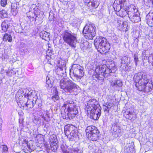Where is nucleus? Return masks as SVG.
<instances>
[{
	"mask_svg": "<svg viewBox=\"0 0 153 153\" xmlns=\"http://www.w3.org/2000/svg\"><path fill=\"white\" fill-rule=\"evenodd\" d=\"M116 70V68L114 63L111 64L108 67H107L105 65H96L93 78L97 81L102 80L104 77H107L111 73H115Z\"/></svg>",
	"mask_w": 153,
	"mask_h": 153,
	"instance_id": "nucleus-1",
	"label": "nucleus"
},
{
	"mask_svg": "<svg viewBox=\"0 0 153 153\" xmlns=\"http://www.w3.org/2000/svg\"><path fill=\"white\" fill-rule=\"evenodd\" d=\"M134 80L135 86L138 90H141L145 85L152 81L149 79L147 74L141 72L135 74L134 76Z\"/></svg>",
	"mask_w": 153,
	"mask_h": 153,
	"instance_id": "nucleus-2",
	"label": "nucleus"
},
{
	"mask_svg": "<svg viewBox=\"0 0 153 153\" xmlns=\"http://www.w3.org/2000/svg\"><path fill=\"white\" fill-rule=\"evenodd\" d=\"M94 45L98 51L101 53H106L110 48L109 43L105 38L97 37L94 41Z\"/></svg>",
	"mask_w": 153,
	"mask_h": 153,
	"instance_id": "nucleus-3",
	"label": "nucleus"
},
{
	"mask_svg": "<svg viewBox=\"0 0 153 153\" xmlns=\"http://www.w3.org/2000/svg\"><path fill=\"white\" fill-rule=\"evenodd\" d=\"M60 86L65 92L71 93L75 91L79 87L72 81L66 79H61Z\"/></svg>",
	"mask_w": 153,
	"mask_h": 153,
	"instance_id": "nucleus-4",
	"label": "nucleus"
},
{
	"mask_svg": "<svg viewBox=\"0 0 153 153\" xmlns=\"http://www.w3.org/2000/svg\"><path fill=\"white\" fill-rule=\"evenodd\" d=\"M77 34L70 31L65 30L63 34V38L64 42L71 47L75 48L77 42Z\"/></svg>",
	"mask_w": 153,
	"mask_h": 153,
	"instance_id": "nucleus-5",
	"label": "nucleus"
},
{
	"mask_svg": "<svg viewBox=\"0 0 153 153\" xmlns=\"http://www.w3.org/2000/svg\"><path fill=\"white\" fill-rule=\"evenodd\" d=\"M83 33L85 38L88 39H92L96 34L95 27L93 24H87L84 27Z\"/></svg>",
	"mask_w": 153,
	"mask_h": 153,
	"instance_id": "nucleus-6",
	"label": "nucleus"
},
{
	"mask_svg": "<svg viewBox=\"0 0 153 153\" xmlns=\"http://www.w3.org/2000/svg\"><path fill=\"white\" fill-rule=\"evenodd\" d=\"M67 103L64 104V106L65 108H68L67 114L66 116V117L70 120L72 119L78 113L77 108L74 102L72 103L67 102Z\"/></svg>",
	"mask_w": 153,
	"mask_h": 153,
	"instance_id": "nucleus-7",
	"label": "nucleus"
},
{
	"mask_svg": "<svg viewBox=\"0 0 153 153\" xmlns=\"http://www.w3.org/2000/svg\"><path fill=\"white\" fill-rule=\"evenodd\" d=\"M72 68L73 70L72 73L71 70H70V75L71 78L74 80V79L72 77V76L74 75L77 78V80L78 79H80L84 75L83 67L79 65L74 64L72 66Z\"/></svg>",
	"mask_w": 153,
	"mask_h": 153,
	"instance_id": "nucleus-8",
	"label": "nucleus"
},
{
	"mask_svg": "<svg viewBox=\"0 0 153 153\" xmlns=\"http://www.w3.org/2000/svg\"><path fill=\"white\" fill-rule=\"evenodd\" d=\"M85 108L87 110V113L89 112V111L92 110H99L101 109L99 102L95 99L90 100L87 102L85 105Z\"/></svg>",
	"mask_w": 153,
	"mask_h": 153,
	"instance_id": "nucleus-9",
	"label": "nucleus"
},
{
	"mask_svg": "<svg viewBox=\"0 0 153 153\" xmlns=\"http://www.w3.org/2000/svg\"><path fill=\"white\" fill-rule=\"evenodd\" d=\"M65 62L62 59L58 62L57 68L56 70V74L59 76H62L66 73Z\"/></svg>",
	"mask_w": 153,
	"mask_h": 153,
	"instance_id": "nucleus-10",
	"label": "nucleus"
},
{
	"mask_svg": "<svg viewBox=\"0 0 153 153\" xmlns=\"http://www.w3.org/2000/svg\"><path fill=\"white\" fill-rule=\"evenodd\" d=\"M114 9L116 12V14L122 17H123L128 15V12L127 10L128 8V7H120L119 5H116L115 6L114 5Z\"/></svg>",
	"mask_w": 153,
	"mask_h": 153,
	"instance_id": "nucleus-11",
	"label": "nucleus"
},
{
	"mask_svg": "<svg viewBox=\"0 0 153 153\" xmlns=\"http://www.w3.org/2000/svg\"><path fill=\"white\" fill-rule=\"evenodd\" d=\"M111 130L113 134L115 137H120L122 135V130L120 128L117 123L113 122L112 123Z\"/></svg>",
	"mask_w": 153,
	"mask_h": 153,
	"instance_id": "nucleus-12",
	"label": "nucleus"
},
{
	"mask_svg": "<svg viewBox=\"0 0 153 153\" xmlns=\"http://www.w3.org/2000/svg\"><path fill=\"white\" fill-rule=\"evenodd\" d=\"M101 109H99V110H92L89 111V112L88 113V114L90 113V118L94 120H98L100 117L101 113Z\"/></svg>",
	"mask_w": 153,
	"mask_h": 153,
	"instance_id": "nucleus-13",
	"label": "nucleus"
},
{
	"mask_svg": "<svg viewBox=\"0 0 153 153\" xmlns=\"http://www.w3.org/2000/svg\"><path fill=\"white\" fill-rule=\"evenodd\" d=\"M110 83L111 86L116 90H118L123 85L122 81L120 79H115L111 80Z\"/></svg>",
	"mask_w": 153,
	"mask_h": 153,
	"instance_id": "nucleus-14",
	"label": "nucleus"
},
{
	"mask_svg": "<svg viewBox=\"0 0 153 153\" xmlns=\"http://www.w3.org/2000/svg\"><path fill=\"white\" fill-rule=\"evenodd\" d=\"M147 24L150 27L153 26V13L150 12L146 16Z\"/></svg>",
	"mask_w": 153,
	"mask_h": 153,
	"instance_id": "nucleus-15",
	"label": "nucleus"
},
{
	"mask_svg": "<svg viewBox=\"0 0 153 153\" xmlns=\"http://www.w3.org/2000/svg\"><path fill=\"white\" fill-rule=\"evenodd\" d=\"M54 77L51 76H48L46 78V87L47 88L52 87L54 83Z\"/></svg>",
	"mask_w": 153,
	"mask_h": 153,
	"instance_id": "nucleus-16",
	"label": "nucleus"
},
{
	"mask_svg": "<svg viewBox=\"0 0 153 153\" xmlns=\"http://www.w3.org/2000/svg\"><path fill=\"white\" fill-rule=\"evenodd\" d=\"M153 84L152 81H149V82L144 85L143 89L141 90H139L140 91H143L146 92H148L151 91L152 90Z\"/></svg>",
	"mask_w": 153,
	"mask_h": 153,
	"instance_id": "nucleus-17",
	"label": "nucleus"
},
{
	"mask_svg": "<svg viewBox=\"0 0 153 153\" xmlns=\"http://www.w3.org/2000/svg\"><path fill=\"white\" fill-rule=\"evenodd\" d=\"M100 135L99 131L98 130L96 132H94L93 134H90L87 137L91 141H94L98 140Z\"/></svg>",
	"mask_w": 153,
	"mask_h": 153,
	"instance_id": "nucleus-18",
	"label": "nucleus"
},
{
	"mask_svg": "<svg viewBox=\"0 0 153 153\" xmlns=\"http://www.w3.org/2000/svg\"><path fill=\"white\" fill-rule=\"evenodd\" d=\"M34 10V13L36 20H39L43 18V13L42 12H41L39 9L35 8Z\"/></svg>",
	"mask_w": 153,
	"mask_h": 153,
	"instance_id": "nucleus-19",
	"label": "nucleus"
},
{
	"mask_svg": "<svg viewBox=\"0 0 153 153\" xmlns=\"http://www.w3.org/2000/svg\"><path fill=\"white\" fill-rule=\"evenodd\" d=\"M98 130L95 126H88L85 130L87 136L89 135L90 134H93Z\"/></svg>",
	"mask_w": 153,
	"mask_h": 153,
	"instance_id": "nucleus-20",
	"label": "nucleus"
},
{
	"mask_svg": "<svg viewBox=\"0 0 153 153\" xmlns=\"http://www.w3.org/2000/svg\"><path fill=\"white\" fill-rule=\"evenodd\" d=\"M23 92L24 93V96L25 98L27 99H29L32 97V95L33 93H34L35 94V92L33 90H29L28 89H25L23 91Z\"/></svg>",
	"mask_w": 153,
	"mask_h": 153,
	"instance_id": "nucleus-21",
	"label": "nucleus"
},
{
	"mask_svg": "<svg viewBox=\"0 0 153 153\" xmlns=\"http://www.w3.org/2000/svg\"><path fill=\"white\" fill-rule=\"evenodd\" d=\"M128 12V17L132 16L133 15L137 14V13H139L136 7L133 5L131 6L129 11Z\"/></svg>",
	"mask_w": 153,
	"mask_h": 153,
	"instance_id": "nucleus-22",
	"label": "nucleus"
},
{
	"mask_svg": "<svg viewBox=\"0 0 153 153\" xmlns=\"http://www.w3.org/2000/svg\"><path fill=\"white\" fill-rule=\"evenodd\" d=\"M139 13H137V14L132 15L129 17L130 20L133 22H138L140 21Z\"/></svg>",
	"mask_w": 153,
	"mask_h": 153,
	"instance_id": "nucleus-23",
	"label": "nucleus"
},
{
	"mask_svg": "<svg viewBox=\"0 0 153 153\" xmlns=\"http://www.w3.org/2000/svg\"><path fill=\"white\" fill-rule=\"evenodd\" d=\"M114 3L117 4V5H119L120 7H128L127 2L126 0H116Z\"/></svg>",
	"mask_w": 153,
	"mask_h": 153,
	"instance_id": "nucleus-24",
	"label": "nucleus"
},
{
	"mask_svg": "<svg viewBox=\"0 0 153 153\" xmlns=\"http://www.w3.org/2000/svg\"><path fill=\"white\" fill-rule=\"evenodd\" d=\"M73 128L72 126L66 125L64 127V132L66 136L69 138L70 137L71 131Z\"/></svg>",
	"mask_w": 153,
	"mask_h": 153,
	"instance_id": "nucleus-25",
	"label": "nucleus"
},
{
	"mask_svg": "<svg viewBox=\"0 0 153 153\" xmlns=\"http://www.w3.org/2000/svg\"><path fill=\"white\" fill-rule=\"evenodd\" d=\"M125 117L130 120H131L134 116V112L130 111H126L124 115Z\"/></svg>",
	"mask_w": 153,
	"mask_h": 153,
	"instance_id": "nucleus-26",
	"label": "nucleus"
},
{
	"mask_svg": "<svg viewBox=\"0 0 153 153\" xmlns=\"http://www.w3.org/2000/svg\"><path fill=\"white\" fill-rule=\"evenodd\" d=\"M27 16L29 18L30 21H34L36 22V18H35L34 12L29 11L27 13Z\"/></svg>",
	"mask_w": 153,
	"mask_h": 153,
	"instance_id": "nucleus-27",
	"label": "nucleus"
},
{
	"mask_svg": "<svg viewBox=\"0 0 153 153\" xmlns=\"http://www.w3.org/2000/svg\"><path fill=\"white\" fill-rule=\"evenodd\" d=\"M49 33L45 31H41L39 33L40 37L45 40H47L49 38Z\"/></svg>",
	"mask_w": 153,
	"mask_h": 153,
	"instance_id": "nucleus-28",
	"label": "nucleus"
},
{
	"mask_svg": "<svg viewBox=\"0 0 153 153\" xmlns=\"http://www.w3.org/2000/svg\"><path fill=\"white\" fill-rule=\"evenodd\" d=\"M41 115V117L46 121H48L50 118L49 113L47 111H43Z\"/></svg>",
	"mask_w": 153,
	"mask_h": 153,
	"instance_id": "nucleus-29",
	"label": "nucleus"
},
{
	"mask_svg": "<svg viewBox=\"0 0 153 153\" xmlns=\"http://www.w3.org/2000/svg\"><path fill=\"white\" fill-rule=\"evenodd\" d=\"M1 26L2 30L4 32L7 31L9 27L8 21L7 20H6L3 22L2 23Z\"/></svg>",
	"mask_w": 153,
	"mask_h": 153,
	"instance_id": "nucleus-30",
	"label": "nucleus"
},
{
	"mask_svg": "<svg viewBox=\"0 0 153 153\" xmlns=\"http://www.w3.org/2000/svg\"><path fill=\"white\" fill-rule=\"evenodd\" d=\"M27 100L26 102V108H32L33 105H34V104L35 103V100L34 99H33V101L31 100L30 99H27Z\"/></svg>",
	"mask_w": 153,
	"mask_h": 153,
	"instance_id": "nucleus-31",
	"label": "nucleus"
},
{
	"mask_svg": "<svg viewBox=\"0 0 153 153\" xmlns=\"http://www.w3.org/2000/svg\"><path fill=\"white\" fill-rule=\"evenodd\" d=\"M87 4L88 7H89L90 9H93L94 8H96L98 6V5L97 4V2L96 1L93 2H90L87 3Z\"/></svg>",
	"mask_w": 153,
	"mask_h": 153,
	"instance_id": "nucleus-32",
	"label": "nucleus"
},
{
	"mask_svg": "<svg viewBox=\"0 0 153 153\" xmlns=\"http://www.w3.org/2000/svg\"><path fill=\"white\" fill-rule=\"evenodd\" d=\"M3 40L4 41H8L9 42H11L12 40L11 35L7 33H5L3 37Z\"/></svg>",
	"mask_w": 153,
	"mask_h": 153,
	"instance_id": "nucleus-33",
	"label": "nucleus"
},
{
	"mask_svg": "<svg viewBox=\"0 0 153 153\" xmlns=\"http://www.w3.org/2000/svg\"><path fill=\"white\" fill-rule=\"evenodd\" d=\"M25 101H23L22 100H20L19 101V102L18 103L19 106L21 108H26V101L27 100L26 99H25Z\"/></svg>",
	"mask_w": 153,
	"mask_h": 153,
	"instance_id": "nucleus-34",
	"label": "nucleus"
},
{
	"mask_svg": "<svg viewBox=\"0 0 153 153\" xmlns=\"http://www.w3.org/2000/svg\"><path fill=\"white\" fill-rule=\"evenodd\" d=\"M57 145L56 143H51L50 145V147L49 148V150H51L53 152H55L57 149Z\"/></svg>",
	"mask_w": 153,
	"mask_h": 153,
	"instance_id": "nucleus-35",
	"label": "nucleus"
},
{
	"mask_svg": "<svg viewBox=\"0 0 153 153\" xmlns=\"http://www.w3.org/2000/svg\"><path fill=\"white\" fill-rule=\"evenodd\" d=\"M55 94L52 97V99L55 102L59 100V98L58 96V91L55 90Z\"/></svg>",
	"mask_w": 153,
	"mask_h": 153,
	"instance_id": "nucleus-36",
	"label": "nucleus"
},
{
	"mask_svg": "<svg viewBox=\"0 0 153 153\" xmlns=\"http://www.w3.org/2000/svg\"><path fill=\"white\" fill-rule=\"evenodd\" d=\"M88 42L87 41L82 42L80 44V47L83 50H86L88 48Z\"/></svg>",
	"mask_w": 153,
	"mask_h": 153,
	"instance_id": "nucleus-37",
	"label": "nucleus"
},
{
	"mask_svg": "<svg viewBox=\"0 0 153 153\" xmlns=\"http://www.w3.org/2000/svg\"><path fill=\"white\" fill-rule=\"evenodd\" d=\"M34 150L33 149L31 148L30 145L27 144L25 149V152L26 153H30Z\"/></svg>",
	"mask_w": 153,
	"mask_h": 153,
	"instance_id": "nucleus-38",
	"label": "nucleus"
},
{
	"mask_svg": "<svg viewBox=\"0 0 153 153\" xmlns=\"http://www.w3.org/2000/svg\"><path fill=\"white\" fill-rule=\"evenodd\" d=\"M77 135V132L74 129H72L71 131L70 134V139H73L74 137H76Z\"/></svg>",
	"mask_w": 153,
	"mask_h": 153,
	"instance_id": "nucleus-39",
	"label": "nucleus"
},
{
	"mask_svg": "<svg viewBox=\"0 0 153 153\" xmlns=\"http://www.w3.org/2000/svg\"><path fill=\"white\" fill-rule=\"evenodd\" d=\"M7 11L4 10H2L0 11V16L2 18H6L7 16Z\"/></svg>",
	"mask_w": 153,
	"mask_h": 153,
	"instance_id": "nucleus-40",
	"label": "nucleus"
},
{
	"mask_svg": "<svg viewBox=\"0 0 153 153\" xmlns=\"http://www.w3.org/2000/svg\"><path fill=\"white\" fill-rule=\"evenodd\" d=\"M121 63L122 64H125L126 66L128 63V58L126 56L123 57L121 59Z\"/></svg>",
	"mask_w": 153,
	"mask_h": 153,
	"instance_id": "nucleus-41",
	"label": "nucleus"
},
{
	"mask_svg": "<svg viewBox=\"0 0 153 153\" xmlns=\"http://www.w3.org/2000/svg\"><path fill=\"white\" fill-rule=\"evenodd\" d=\"M71 153H82V151L78 148H74L71 150Z\"/></svg>",
	"mask_w": 153,
	"mask_h": 153,
	"instance_id": "nucleus-42",
	"label": "nucleus"
},
{
	"mask_svg": "<svg viewBox=\"0 0 153 153\" xmlns=\"http://www.w3.org/2000/svg\"><path fill=\"white\" fill-rule=\"evenodd\" d=\"M145 4L147 6H150L153 4V0H143Z\"/></svg>",
	"mask_w": 153,
	"mask_h": 153,
	"instance_id": "nucleus-43",
	"label": "nucleus"
},
{
	"mask_svg": "<svg viewBox=\"0 0 153 153\" xmlns=\"http://www.w3.org/2000/svg\"><path fill=\"white\" fill-rule=\"evenodd\" d=\"M50 140L51 142V143H56V142L57 141V139H56V136L55 135H53L51 136L50 137Z\"/></svg>",
	"mask_w": 153,
	"mask_h": 153,
	"instance_id": "nucleus-44",
	"label": "nucleus"
},
{
	"mask_svg": "<svg viewBox=\"0 0 153 153\" xmlns=\"http://www.w3.org/2000/svg\"><path fill=\"white\" fill-rule=\"evenodd\" d=\"M6 74L8 76L11 77L12 75L15 74L16 72L13 70H11L7 72Z\"/></svg>",
	"mask_w": 153,
	"mask_h": 153,
	"instance_id": "nucleus-45",
	"label": "nucleus"
},
{
	"mask_svg": "<svg viewBox=\"0 0 153 153\" xmlns=\"http://www.w3.org/2000/svg\"><path fill=\"white\" fill-rule=\"evenodd\" d=\"M35 92V94H35L34 93H33L32 95V97H33V98L34 99V100H35V104L36 103V101H37L36 99L37 98V94H38V91H34Z\"/></svg>",
	"mask_w": 153,
	"mask_h": 153,
	"instance_id": "nucleus-46",
	"label": "nucleus"
},
{
	"mask_svg": "<svg viewBox=\"0 0 153 153\" xmlns=\"http://www.w3.org/2000/svg\"><path fill=\"white\" fill-rule=\"evenodd\" d=\"M149 61L152 63V65L153 66V53L151 54L148 58Z\"/></svg>",
	"mask_w": 153,
	"mask_h": 153,
	"instance_id": "nucleus-47",
	"label": "nucleus"
},
{
	"mask_svg": "<svg viewBox=\"0 0 153 153\" xmlns=\"http://www.w3.org/2000/svg\"><path fill=\"white\" fill-rule=\"evenodd\" d=\"M107 106L109 110L112 107L114 106V104L113 103L111 102H107L105 104Z\"/></svg>",
	"mask_w": 153,
	"mask_h": 153,
	"instance_id": "nucleus-48",
	"label": "nucleus"
},
{
	"mask_svg": "<svg viewBox=\"0 0 153 153\" xmlns=\"http://www.w3.org/2000/svg\"><path fill=\"white\" fill-rule=\"evenodd\" d=\"M7 0H1V5L3 7H5L7 4Z\"/></svg>",
	"mask_w": 153,
	"mask_h": 153,
	"instance_id": "nucleus-49",
	"label": "nucleus"
},
{
	"mask_svg": "<svg viewBox=\"0 0 153 153\" xmlns=\"http://www.w3.org/2000/svg\"><path fill=\"white\" fill-rule=\"evenodd\" d=\"M134 61L135 62V65H137V63L138 61V58L137 56L134 55Z\"/></svg>",
	"mask_w": 153,
	"mask_h": 153,
	"instance_id": "nucleus-50",
	"label": "nucleus"
},
{
	"mask_svg": "<svg viewBox=\"0 0 153 153\" xmlns=\"http://www.w3.org/2000/svg\"><path fill=\"white\" fill-rule=\"evenodd\" d=\"M12 9L13 10H16L17 9L18 7L17 4L16 3H13L11 5Z\"/></svg>",
	"mask_w": 153,
	"mask_h": 153,
	"instance_id": "nucleus-51",
	"label": "nucleus"
},
{
	"mask_svg": "<svg viewBox=\"0 0 153 153\" xmlns=\"http://www.w3.org/2000/svg\"><path fill=\"white\" fill-rule=\"evenodd\" d=\"M2 149L4 152H7L8 151V148L7 146L6 145H4L2 146Z\"/></svg>",
	"mask_w": 153,
	"mask_h": 153,
	"instance_id": "nucleus-52",
	"label": "nucleus"
},
{
	"mask_svg": "<svg viewBox=\"0 0 153 153\" xmlns=\"http://www.w3.org/2000/svg\"><path fill=\"white\" fill-rule=\"evenodd\" d=\"M65 145L64 144H62L61 146V148L63 152L66 150L67 148L65 147Z\"/></svg>",
	"mask_w": 153,
	"mask_h": 153,
	"instance_id": "nucleus-53",
	"label": "nucleus"
},
{
	"mask_svg": "<svg viewBox=\"0 0 153 153\" xmlns=\"http://www.w3.org/2000/svg\"><path fill=\"white\" fill-rule=\"evenodd\" d=\"M103 106L104 107L103 108L104 111H108L109 112L110 110L109 109H108V107L106 105V104L105 105H104Z\"/></svg>",
	"mask_w": 153,
	"mask_h": 153,
	"instance_id": "nucleus-54",
	"label": "nucleus"
},
{
	"mask_svg": "<svg viewBox=\"0 0 153 153\" xmlns=\"http://www.w3.org/2000/svg\"><path fill=\"white\" fill-rule=\"evenodd\" d=\"M134 151L131 152L129 149H127L124 150V153H134Z\"/></svg>",
	"mask_w": 153,
	"mask_h": 153,
	"instance_id": "nucleus-55",
	"label": "nucleus"
},
{
	"mask_svg": "<svg viewBox=\"0 0 153 153\" xmlns=\"http://www.w3.org/2000/svg\"><path fill=\"white\" fill-rule=\"evenodd\" d=\"M19 120V123H23V119L22 117H20Z\"/></svg>",
	"mask_w": 153,
	"mask_h": 153,
	"instance_id": "nucleus-56",
	"label": "nucleus"
},
{
	"mask_svg": "<svg viewBox=\"0 0 153 153\" xmlns=\"http://www.w3.org/2000/svg\"><path fill=\"white\" fill-rule=\"evenodd\" d=\"M117 23L118 25H120L123 23V22L120 20H117Z\"/></svg>",
	"mask_w": 153,
	"mask_h": 153,
	"instance_id": "nucleus-57",
	"label": "nucleus"
},
{
	"mask_svg": "<svg viewBox=\"0 0 153 153\" xmlns=\"http://www.w3.org/2000/svg\"><path fill=\"white\" fill-rule=\"evenodd\" d=\"M38 105L39 108V111L41 110L42 105L41 103H39Z\"/></svg>",
	"mask_w": 153,
	"mask_h": 153,
	"instance_id": "nucleus-58",
	"label": "nucleus"
},
{
	"mask_svg": "<svg viewBox=\"0 0 153 153\" xmlns=\"http://www.w3.org/2000/svg\"><path fill=\"white\" fill-rule=\"evenodd\" d=\"M83 1L85 2L86 5H87V3H88L91 0H83Z\"/></svg>",
	"mask_w": 153,
	"mask_h": 153,
	"instance_id": "nucleus-59",
	"label": "nucleus"
},
{
	"mask_svg": "<svg viewBox=\"0 0 153 153\" xmlns=\"http://www.w3.org/2000/svg\"><path fill=\"white\" fill-rule=\"evenodd\" d=\"M19 126L21 129L23 128L24 127L23 123H19Z\"/></svg>",
	"mask_w": 153,
	"mask_h": 153,
	"instance_id": "nucleus-60",
	"label": "nucleus"
},
{
	"mask_svg": "<svg viewBox=\"0 0 153 153\" xmlns=\"http://www.w3.org/2000/svg\"><path fill=\"white\" fill-rule=\"evenodd\" d=\"M2 123V120L0 117V130L1 129V125Z\"/></svg>",
	"mask_w": 153,
	"mask_h": 153,
	"instance_id": "nucleus-61",
	"label": "nucleus"
},
{
	"mask_svg": "<svg viewBox=\"0 0 153 153\" xmlns=\"http://www.w3.org/2000/svg\"><path fill=\"white\" fill-rule=\"evenodd\" d=\"M51 50H50L49 49H48L47 51V53H50L51 51Z\"/></svg>",
	"mask_w": 153,
	"mask_h": 153,
	"instance_id": "nucleus-62",
	"label": "nucleus"
},
{
	"mask_svg": "<svg viewBox=\"0 0 153 153\" xmlns=\"http://www.w3.org/2000/svg\"><path fill=\"white\" fill-rule=\"evenodd\" d=\"M63 153H70L68 151H67L66 150L64 152H63Z\"/></svg>",
	"mask_w": 153,
	"mask_h": 153,
	"instance_id": "nucleus-63",
	"label": "nucleus"
},
{
	"mask_svg": "<svg viewBox=\"0 0 153 153\" xmlns=\"http://www.w3.org/2000/svg\"><path fill=\"white\" fill-rule=\"evenodd\" d=\"M97 153H102L100 150H98Z\"/></svg>",
	"mask_w": 153,
	"mask_h": 153,
	"instance_id": "nucleus-64",
	"label": "nucleus"
}]
</instances>
